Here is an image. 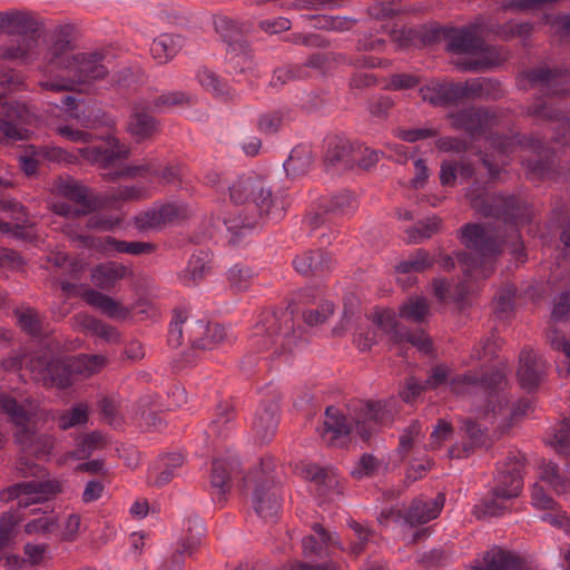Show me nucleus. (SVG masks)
Returning <instances> with one entry per match:
<instances>
[{
  "label": "nucleus",
  "mask_w": 570,
  "mask_h": 570,
  "mask_svg": "<svg viewBox=\"0 0 570 570\" xmlns=\"http://www.w3.org/2000/svg\"><path fill=\"white\" fill-rule=\"evenodd\" d=\"M525 456L520 451H510L498 463L493 493L503 499L518 498L523 489V470Z\"/></svg>",
  "instance_id": "12"
},
{
  "label": "nucleus",
  "mask_w": 570,
  "mask_h": 570,
  "mask_svg": "<svg viewBox=\"0 0 570 570\" xmlns=\"http://www.w3.org/2000/svg\"><path fill=\"white\" fill-rule=\"evenodd\" d=\"M466 198L481 216L495 218L505 224L518 225L525 219L527 207L514 195L488 193L485 184L474 180L468 188Z\"/></svg>",
  "instance_id": "10"
},
{
  "label": "nucleus",
  "mask_w": 570,
  "mask_h": 570,
  "mask_svg": "<svg viewBox=\"0 0 570 570\" xmlns=\"http://www.w3.org/2000/svg\"><path fill=\"white\" fill-rule=\"evenodd\" d=\"M205 531V525L198 515L186 518L183 523L180 540L173 554H179L181 559L184 554L191 556L199 547Z\"/></svg>",
  "instance_id": "30"
},
{
  "label": "nucleus",
  "mask_w": 570,
  "mask_h": 570,
  "mask_svg": "<svg viewBox=\"0 0 570 570\" xmlns=\"http://www.w3.org/2000/svg\"><path fill=\"white\" fill-rule=\"evenodd\" d=\"M383 419L381 402L360 401L353 409L352 421H348L337 407L327 406L321 435L325 443L333 446L342 445L353 430L363 441H367Z\"/></svg>",
  "instance_id": "4"
},
{
  "label": "nucleus",
  "mask_w": 570,
  "mask_h": 570,
  "mask_svg": "<svg viewBox=\"0 0 570 570\" xmlns=\"http://www.w3.org/2000/svg\"><path fill=\"white\" fill-rule=\"evenodd\" d=\"M442 226V220L438 216H431L417 222L413 227L406 229L407 243L420 244L436 234Z\"/></svg>",
  "instance_id": "47"
},
{
  "label": "nucleus",
  "mask_w": 570,
  "mask_h": 570,
  "mask_svg": "<svg viewBox=\"0 0 570 570\" xmlns=\"http://www.w3.org/2000/svg\"><path fill=\"white\" fill-rule=\"evenodd\" d=\"M291 110L287 107L263 112L257 118V130L263 135H274L281 130L286 121L291 119Z\"/></svg>",
  "instance_id": "42"
},
{
  "label": "nucleus",
  "mask_w": 570,
  "mask_h": 570,
  "mask_svg": "<svg viewBox=\"0 0 570 570\" xmlns=\"http://www.w3.org/2000/svg\"><path fill=\"white\" fill-rule=\"evenodd\" d=\"M210 268V257L205 250L194 253L187 266L178 274L181 284L193 287L199 284Z\"/></svg>",
  "instance_id": "32"
},
{
  "label": "nucleus",
  "mask_w": 570,
  "mask_h": 570,
  "mask_svg": "<svg viewBox=\"0 0 570 570\" xmlns=\"http://www.w3.org/2000/svg\"><path fill=\"white\" fill-rule=\"evenodd\" d=\"M551 318L554 322L570 320V291L562 292L553 298Z\"/></svg>",
  "instance_id": "64"
},
{
  "label": "nucleus",
  "mask_w": 570,
  "mask_h": 570,
  "mask_svg": "<svg viewBox=\"0 0 570 570\" xmlns=\"http://www.w3.org/2000/svg\"><path fill=\"white\" fill-rule=\"evenodd\" d=\"M520 144L533 153L532 156L523 158L521 161L529 174L544 177L553 170V154L543 140L534 136H528L523 137Z\"/></svg>",
  "instance_id": "20"
},
{
  "label": "nucleus",
  "mask_w": 570,
  "mask_h": 570,
  "mask_svg": "<svg viewBox=\"0 0 570 570\" xmlns=\"http://www.w3.org/2000/svg\"><path fill=\"white\" fill-rule=\"evenodd\" d=\"M0 409L10 416L14 425H23L27 421H30L27 410L10 395H0Z\"/></svg>",
  "instance_id": "55"
},
{
  "label": "nucleus",
  "mask_w": 570,
  "mask_h": 570,
  "mask_svg": "<svg viewBox=\"0 0 570 570\" xmlns=\"http://www.w3.org/2000/svg\"><path fill=\"white\" fill-rule=\"evenodd\" d=\"M128 129L137 139L150 137L157 130V121L148 112L135 108L130 117Z\"/></svg>",
  "instance_id": "46"
},
{
  "label": "nucleus",
  "mask_w": 570,
  "mask_h": 570,
  "mask_svg": "<svg viewBox=\"0 0 570 570\" xmlns=\"http://www.w3.org/2000/svg\"><path fill=\"white\" fill-rule=\"evenodd\" d=\"M161 215L157 205L146 212H141L134 217V226L139 232L157 230L164 227Z\"/></svg>",
  "instance_id": "57"
},
{
  "label": "nucleus",
  "mask_w": 570,
  "mask_h": 570,
  "mask_svg": "<svg viewBox=\"0 0 570 570\" xmlns=\"http://www.w3.org/2000/svg\"><path fill=\"white\" fill-rule=\"evenodd\" d=\"M197 79L206 90L213 92L215 96L225 100L233 99V94L228 85L214 71L207 68L199 69L197 72Z\"/></svg>",
  "instance_id": "49"
},
{
  "label": "nucleus",
  "mask_w": 570,
  "mask_h": 570,
  "mask_svg": "<svg viewBox=\"0 0 570 570\" xmlns=\"http://www.w3.org/2000/svg\"><path fill=\"white\" fill-rule=\"evenodd\" d=\"M0 114L20 125H29L36 117L35 112L24 102L18 100L7 101Z\"/></svg>",
  "instance_id": "51"
},
{
  "label": "nucleus",
  "mask_w": 570,
  "mask_h": 570,
  "mask_svg": "<svg viewBox=\"0 0 570 570\" xmlns=\"http://www.w3.org/2000/svg\"><path fill=\"white\" fill-rule=\"evenodd\" d=\"M60 492V484L56 481H27L16 483L0 492V500L9 502L18 500L19 508H28L48 500L49 497Z\"/></svg>",
  "instance_id": "13"
},
{
  "label": "nucleus",
  "mask_w": 570,
  "mask_h": 570,
  "mask_svg": "<svg viewBox=\"0 0 570 570\" xmlns=\"http://www.w3.org/2000/svg\"><path fill=\"white\" fill-rule=\"evenodd\" d=\"M215 30L227 45V49H233L237 46H245L247 42L243 37V24L228 17H219L215 20Z\"/></svg>",
  "instance_id": "38"
},
{
  "label": "nucleus",
  "mask_w": 570,
  "mask_h": 570,
  "mask_svg": "<svg viewBox=\"0 0 570 570\" xmlns=\"http://www.w3.org/2000/svg\"><path fill=\"white\" fill-rule=\"evenodd\" d=\"M72 239L79 240L80 244L89 249H96L105 255L111 253L141 255L155 250L153 243L146 242H126L119 240L111 236L95 237L89 235L75 234L70 235Z\"/></svg>",
  "instance_id": "15"
},
{
  "label": "nucleus",
  "mask_w": 570,
  "mask_h": 570,
  "mask_svg": "<svg viewBox=\"0 0 570 570\" xmlns=\"http://www.w3.org/2000/svg\"><path fill=\"white\" fill-rule=\"evenodd\" d=\"M106 53L101 50L72 53L62 69L66 77L39 81L42 90L60 92L73 90L76 85H91L105 79L109 73Z\"/></svg>",
  "instance_id": "8"
},
{
  "label": "nucleus",
  "mask_w": 570,
  "mask_h": 570,
  "mask_svg": "<svg viewBox=\"0 0 570 570\" xmlns=\"http://www.w3.org/2000/svg\"><path fill=\"white\" fill-rule=\"evenodd\" d=\"M295 340L292 312L287 309L266 311L259 315V320L253 328L250 345L257 351H264L281 341L282 347L289 350Z\"/></svg>",
  "instance_id": "11"
},
{
  "label": "nucleus",
  "mask_w": 570,
  "mask_h": 570,
  "mask_svg": "<svg viewBox=\"0 0 570 570\" xmlns=\"http://www.w3.org/2000/svg\"><path fill=\"white\" fill-rule=\"evenodd\" d=\"M88 421L87 406L77 404L58 416V426L60 430H68L73 426L86 424Z\"/></svg>",
  "instance_id": "56"
},
{
  "label": "nucleus",
  "mask_w": 570,
  "mask_h": 570,
  "mask_svg": "<svg viewBox=\"0 0 570 570\" xmlns=\"http://www.w3.org/2000/svg\"><path fill=\"white\" fill-rule=\"evenodd\" d=\"M312 163L311 149L307 146H296L284 161V169L288 175H302L308 170Z\"/></svg>",
  "instance_id": "48"
},
{
  "label": "nucleus",
  "mask_w": 570,
  "mask_h": 570,
  "mask_svg": "<svg viewBox=\"0 0 570 570\" xmlns=\"http://www.w3.org/2000/svg\"><path fill=\"white\" fill-rule=\"evenodd\" d=\"M106 364V358L98 354H81L76 357H60L50 352L31 356L27 368L32 379L46 387L67 389L75 374L88 377Z\"/></svg>",
  "instance_id": "2"
},
{
  "label": "nucleus",
  "mask_w": 570,
  "mask_h": 570,
  "mask_svg": "<svg viewBox=\"0 0 570 570\" xmlns=\"http://www.w3.org/2000/svg\"><path fill=\"white\" fill-rule=\"evenodd\" d=\"M547 343L554 351L562 352L569 361L570 370V341L554 326H550L546 334Z\"/></svg>",
  "instance_id": "63"
},
{
  "label": "nucleus",
  "mask_w": 570,
  "mask_h": 570,
  "mask_svg": "<svg viewBox=\"0 0 570 570\" xmlns=\"http://www.w3.org/2000/svg\"><path fill=\"white\" fill-rule=\"evenodd\" d=\"M461 99L498 100L503 97L501 82L493 78H476L460 82Z\"/></svg>",
  "instance_id": "28"
},
{
  "label": "nucleus",
  "mask_w": 570,
  "mask_h": 570,
  "mask_svg": "<svg viewBox=\"0 0 570 570\" xmlns=\"http://www.w3.org/2000/svg\"><path fill=\"white\" fill-rule=\"evenodd\" d=\"M227 189L232 203L254 204L258 217L274 223L285 216L289 205L286 198L273 193L272 185L265 176L255 173L239 176L227 186Z\"/></svg>",
  "instance_id": "7"
},
{
  "label": "nucleus",
  "mask_w": 570,
  "mask_h": 570,
  "mask_svg": "<svg viewBox=\"0 0 570 570\" xmlns=\"http://www.w3.org/2000/svg\"><path fill=\"white\" fill-rule=\"evenodd\" d=\"M422 99L433 106H446L461 99L460 82H432L421 88Z\"/></svg>",
  "instance_id": "29"
},
{
  "label": "nucleus",
  "mask_w": 570,
  "mask_h": 570,
  "mask_svg": "<svg viewBox=\"0 0 570 570\" xmlns=\"http://www.w3.org/2000/svg\"><path fill=\"white\" fill-rule=\"evenodd\" d=\"M59 527L58 517L55 514L42 513L41 515L30 520L24 525L27 534H49Z\"/></svg>",
  "instance_id": "54"
},
{
  "label": "nucleus",
  "mask_w": 570,
  "mask_h": 570,
  "mask_svg": "<svg viewBox=\"0 0 570 570\" xmlns=\"http://www.w3.org/2000/svg\"><path fill=\"white\" fill-rule=\"evenodd\" d=\"M78 151L83 159L104 169L109 168L116 160L126 159L129 156V150L112 135H107L98 144L79 148Z\"/></svg>",
  "instance_id": "16"
},
{
  "label": "nucleus",
  "mask_w": 570,
  "mask_h": 570,
  "mask_svg": "<svg viewBox=\"0 0 570 570\" xmlns=\"http://www.w3.org/2000/svg\"><path fill=\"white\" fill-rule=\"evenodd\" d=\"M507 377L500 370L485 373L469 371L458 374L450 381L451 390L459 395L481 392L484 396V410L501 413L508 407L509 396L505 392Z\"/></svg>",
  "instance_id": "9"
},
{
  "label": "nucleus",
  "mask_w": 570,
  "mask_h": 570,
  "mask_svg": "<svg viewBox=\"0 0 570 570\" xmlns=\"http://www.w3.org/2000/svg\"><path fill=\"white\" fill-rule=\"evenodd\" d=\"M184 464V456L179 453H169L161 456L149 471L148 480L156 487L169 483L176 474V470Z\"/></svg>",
  "instance_id": "35"
},
{
  "label": "nucleus",
  "mask_w": 570,
  "mask_h": 570,
  "mask_svg": "<svg viewBox=\"0 0 570 570\" xmlns=\"http://www.w3.org/2000/svg\"><path fill=\"white\" fill-rule=\"evenodd\" d=\"M240 462L236 456L217 458L212 463L209 475L213 495L217 497L218 502L225 500V495L232 489V475L238 471Z\"/></svg>",
  "instance_id": "24"
},
{
  "label": "nucleus",
  "mask_w": 570,
  "mask_h": 570,
  "mask_svg": "<svg viewBox=\"0 0 570 570\" xmlns=\"http://www.w3.org/2000/svg\"><path fill=\"white\" fill-rule=\"evenodd\" d=\"M254 277L253 269L244 264H235L227 271V281L237 292L246 291Z\"/></svg>",
  "instance_id": "53"
},
{
  "label": "nucleus",
  "mask_w": 570,
  "mask_h": 570,
  "mask_svg": "<svg viewBox=\"0 0 570 570\" xmlns=\"http://www.w3.org/2000/svg\"><path fill=\"white\" fill-rule=\"evenodd\" d=\"M157 208L161 215L160 219L164 226L173 224L176 220L187 216V207L179 203L157 204Z\"/></svg>",
  "instance_id": "61"
},
{
  "label": "nucleus",
  "mask_w": 570,
  "mask_h": 570,
  "mask_svg": "<svg viewBox=\"0 0 570 570\" xmlns=\"http://www.w3.org/2000/svg\"><path fill=\"white\" fill-rule=\"evenodd\" d=\"M104 445V435L100 432L94 431L82 438L78 442L73 455L77 459H86L92 454V452Z\"/></svg>",
  "instance_id": "59"
},
{
  "label": "nucleus",
  "mask_w": 570,
  "mask_h": 570,
  "mask_svg": "<svg viewBox=\"0 0 570 570\" xmlns=\"http://www.w3.org/2000/svg\"><path fill=\"white\" fill-rule=\"evenodd\" d=\"M485 24L481 18L475 19L469 24L462 27H443L435 30V37L446 42L449 52L456 55H476L482 57L465 63V70L478 71L495 67L500 63V56L495 48L488 46L482 33Z\"/></svg>",
  "instance_id": "5"
},
{
  "label": "nucleus",
  "mask_w": 570,
  "mask_h": 570,
  "mask_svg": "<svg viewBox=\"0 0 570 570\" xmlns=\"http://www.w3.org/2000/svg\"><path fill=\"white\" fill-rule=\"evenodd\" d=\"M373 326L360 325L354 334V344L361 352L370 351L379 342L377 330L386 334L395 345L409 343L419 351L428 354L432 351V340L423 330L410 331L396 320L390 309L376 311L372 317Z\"/></svg>",
  "instance_id": "6"
},
{
  "label": "nucleus",
  "mask_w": 570,
  "mask_h": 570,
  "mask_svg": "<svg viewBox=\"0 0 570 570\" xmlns=\"http://www.w3.org/2000/svg\"><path fill=\"white\" fill-rule=\"evenodd\" d=\"M61 107L66 109L69 117L76 119L82 127L92 128L96 126V119L90 115H86L83 111H79L76 97L65 96L61 99Z\"/></svg>",
  "instance_id": "60"
},
{
  "label": "nucleus",
  "mask_w": 570,
  "mask_h": 570,
  "mask_svg": "<svg viewBox=\"0 0 570 570\" xmlns=\"http://www.w3.org/2000/svg\"><path fill=\"white\" fill-rule=\"evenodd\" d=\"M430 314V304L424 296H411L399 307V316L407 322L422 324Z\"/></svg>",
  "instance_id": "39"
},
{
  "label": "nucleus",
  "mask_w": 570,
  "mask_h": 570,
  "mask_svg": "<svg viewBox=\"0 0 570 570\" xmlns=\"http://www.w3.org/2000/svg\"><path fill=\"white\" fill-rule=\"evenodd\" d=\"M458 239L468 250H460L455 258L466 277L484 278L489 275L488 264L502 253L503 239L490 234L478 223L464 224L458 230Z\"/></svg>",
  "instance_id": "3"
},
{
  "label": "nucleus",
  "mask_w": 570,
  "mask_h": 570,
  "mask_svg": "<svg viewBox=\"0 0 570 570\" xmlns=\"http://www.w3.org/2000/svg\"><path fill=\"white\" fill-rule=\"evenodd\" d=\"M58 193L63 198L73 202L81 208L87 206L92 207V212L96 209V203L89 197L88 188L73 179H67L58 185Z\"/></svg>",
  "instance_id": "40"
},
{
  "label": "nucleus",
  "mask_w": 570,
  "mask_h": 570,
  "mask_svg": "<svg viewBox=\"0 0 570 570\" xmlns=\"http://www.w3.org/2000/svg\"><path fill=\"white\" fill-rule=\"evenodd\" d=\"M295 271L304 276H323L334 267L332 256L321 249L307 250L293 261Z\"/></svg>",
  "instance_id": "25"
},
{
  "label": "nucleus",
  "mask_w": 570,
  "mask_h": 570,
  "mask_svg": "<svg viewBox=\"0 0 570 570\" xmlns=\"http://www.w3.org/2000/svg\"><path fill=\"white\" fill-rule=\"evenodd\" d=\"M128 274V268L117 262H106L98 264L91 272V281L100 289L108 291L112 288L116 283L125 278Z\"/></svg>",
  "instance_id": "34"
},
{
  "label": "nucleus",
  "mask_w": 570,
  "mask_h": 570,
  "mask_svg": "<svg viewBox=\"0 0 570 570\" xmlns=\"http://www.w3.org/2000/svg\"><path fill=\"white\" fill-rule=\"evenodd\" d=\"M73 27L70 24L59 26L51 36V43L45 55L46 65L43 71L52 73L55 70H62L69 62V52L73 49L71 36Z\"/></svg>",
  "instance_id": "17"
},
{
  "label": "nucleus",
  "mask_w": 570,
  "mask_h": 570,
  "mask_svg": "<svg viewBox=\"0 0 570 570\" xmlns=\"http://www.w3.org/2000/svg\"><path fill=\"white\" fill-rule=\"evenodd\" d=\"M461 442H456L449 449L451 458L461 459L469 456L476 449H481L488 444V429L472 419H462L460 421Z\"/></svg>",
  "instance_id": "18"
},
{
  "label": "nucleus",
  "mask_w": 570,
  "mask_h": 570,
  "mask_svg": "<svg viewBox=\"0 0 570 570\" xmlns=\"http://www.w3.org/2000/svg\"><path fill=\"white\" fill-rule=\"evenodd\" d=\"M433 258L429 253L423 249H416L415 253L410 255L405 261L400 262L395 269L400 274H409L412 272H423L433 265Z\"/></svg>",
  "instance_id": "50"
},
{
  "label": "nucleus",
  "mask_w": 570,
  "mask_h": 570,
  "mask_svg": "<svg viewBox=\"0 0 570 570\" xmlns=\"http://www.w3.org/2000/svg\"><path fill=\"white\" fill-rule=\"evenodd\" d=\"M188 342L195 350H213L229 340L227 331L219 324H210L204 320L187 324Z\"/></svg>",
  "instance_id": "19"
},
{
  "label": "nucleus",
  "mask_w": 570,
  "mask_h": 570,
  "mask_svg": "<svg viewBox=\"0 0 570 570\" xmlns=\"http://www.w3.org/2000/svg\"><path fill=\"white\" fill-rule=\"evenodd\" d=\"M444 505V495L438 494L433 500L414 499L404 515L410 527L428 523L439 517Z\"/></svg>",
  "instance_id": "27"
},
{
  "label": "nucleus",
  "mask_w": 570,
  "mask_h": 570,
  "mask_svg": "<svg viewBox=\"0 0 570 570\" xmlns=\"http://www.w3.org/2000/svg\"><path fill=\"white\" fill-rule=\"evenodd\" d=\"M313 530L317 534L303 538L302 546L305 556H322L323 547L337 544L334 537L320 523L313 524Z\"/></svg>",
  "instance_id": "43"
},
{
  "label": "nucleus",
  "mask_w": 570,
  "mask_h": 570,
  "mask_svg": "<svg viewBox=\"0 0 570 570\" xmlns=\"http://www.w3.org/2000/svg\"><path fill=\"white\" fill-rule=\"evenodd\" d=\"M304 479L314 482L317 485L334 487L337 480L334 475H330L328 471L316 464H307L301 471Z\"/></svg>",
  "instance_id": "58"
},
{
  "label": "nucleus",
  "mask_w": 570,
  "mask_h": 570,
  "mask_svg": "<svg viewBox=\"0 0 570 570\" xmlns=\"http://www.w3.org/2000/svg\"><path fill=\"white\" fill-rule=\"evenodd\" d=\"M144 174L159 176L167 183H173L178 177V170L175 167H166L163 170H158L150 164H144L139 166H127L119 170L107 171L102 174L106 181H114L120 177H137Z\"/></svg>",
  "instance_id": "31"
},
{
  "label": "nucleus",
  "mask_w": 570,
  "mask_h": 570,
  "mask_svg": "<svg viewBox=\"0 0 570 570\" xmlns=\"http://www.w3.org/2000/svg\"><path fill=\"white\" fill-rule=\"evenodd\" d=\"M524 78L531 88L537 89L538 97L527 107V114L541 121H557L553 140L562 146H570V117H563L553 97L566 94L568 76L558 69L537 67L524 71Z\"/></svg>",
  "instance_id": "1"
},
{
  "label": "nucleus",
  "mask_w": 570,
  "mask_h": 570,
  "mask_svg": "<svg viewBox=\"0 0 570 570\" xmlns=\"http://www.w3.org/2000/svg\"><path fill=\"white\" fill-rule=\"evenodd\" d=\"M227 50V63L230 72L245 73L253 69L254 58L248 42Z\"/></svg>",
  "instance_id": "45"
},
{
  "label": "nucleus",
  "mask_w": 570,
  "mask_h": 570,
  "mask_svg": "<svg viewBox=\"0 0 570 570\" xmlns=\"http://www.w3.org/2000/svg\"><path fill=\"white\" fill-rule=\"evenodd\" d=\"M252 502L259 518L273 521L278 515L282 507L279 489L274 482L266 480L256 485Z\"/></svg>",
  "instance_id": "22"
},
{
  "label": "nucleus",
  "mask_w": 570,
  "mask_h": 570,
  "mask_svg": "<svg viewBox=\"0 0 570 570\" xmlns=\"http://www.w3.org/2000/svg\"><path fill=\"white\" fill-rule=\"evenodd\" d=\"M185 101L186 95L184 92L173 91L156 97L148 104L147 108L153 111H160L173 106L183 105Z\"/></svg>",
  "instance_id": "62"
},
{
  "label": "nucleus",
  "mask_w": 570,
  "mask_h": 570,
  "mask_svg": "<svg viewBox=\"0 0 570 570\" xmlns=\"http://www.w3.org/2000/svg\"><path fill=\"white\" fill-rule=\"evenodd\" d=\"M321 207L325 213H331L334 215H348L356 209L357 204L356 199L350 191L343 190L334 194L330 198H324L322 200Z\"/></svg>",
  "instance_id": "44"
},
{
  "label": "nucleus",
  "mask_w": 570,
  "mask_h": 570,
  "mask_svg": "<svg viewBox=\"0 0 570 570\" xmlns=\"http://www.w3.org/2000/svg\"><path fill=\"white\" fill-rule=\"evenodd\" d=\"M357 142H351L348 139L334 136L327 140V149L324 156L326 168L348 169L355 166L356 153L360 147Z\"/></svg>",
  "instance_id": "23"
},
{
  "label": "nucleus",
  "mask_w": 570,
  "mask_h": 570,
  "mask_svg": "<svg viewBox=\"0 0 570 570\" xmlns=\"http://www.w3.org/2000/svg\"><path fill=\"white\" fill-rule=\"evenodd\" d=\"M546 361L535 352L528 348L521 351L517 376L523 390L535 391L546 375Z\"/></svg>",
  "instance_id": "21"
},
{
  "label": "nucleus",
  "mask_w": 570,
  "mask_h": 570,
  "mask_svg": "<svg viewBox=\"0 0 570 570\" xmlns=\"http://www.w3.org/2000/svg\"><path fill=\"white\" fill-rule=\"evenodd\" d=\"M495 112L484 107H466L449 115L451 125L472 139L483 136L495 122Z\"/></svg>",
  "instance_id": "14"
},
{
  "label": "nucleus",
  "mask_w": 570,
  "mask_h": 570,
  "mask_svg": "<svg viewBox=\"0 0 570 570\" xmlns=\"http://www.w3.org/2000/svg\"><path fill=\"white\" fill-rule=\"evenodd\" d=\"M234 412L228 405H218L216 410V417L209 424V431L217 436L225 438L233 429Z\"/></svg>",
  "instance_id": "52"
},
{
  "label": "nucleus",
  "mask_w": 570,
  "mask_h": 570,
  "mask_svg": "<svg viewBox=\"0 0 570 570\" xmlns=\"http://www.w3.org/2000/svg\"><path fill=\"white\" fill-rule=\"evenodd\" d=\"M82 297L89 305L100 309L109 317H125L127 315V309L119 302L96 289H86Z\"/></svg>",
  "instance_id": "37"
},
{
  "label": "nucleus",
  "mask_w": 570,
  "mask_h": 570,
  "mask_svg": "<svg viewBox=\"0 0 570 570\" xmlns=\"http://www.w3.org/2000/svg\"><path fill=\"white\" fill-rule=\"evenodd\" d=\"M184 46V39L174 33H161L150 45V55L153 59L165 65L170 61Z\"/></svg>",
  "instance_id": "33"
},
{
  "label": "nucleus",
  "mask_w": 570,
  "mask_h": 570,
  "mask_svg": "<svg viewBox=\"0 0 570 570\" xmlns=\"http://www.w3.org/2000/svg\"><path fill=\"white\" fill-rule=\"evenodd\" d=\"M566 468L567 475H562L559 465L554 462L549 461L541 466V480L547 482L558 494L570 490V463L566 464Z\"/></svg>",
  "instance_id": "41"
},
{
  "label": "nucleus",
  "mask_w": 570,
  "mask_h": 570,
  "mask_svg": "<svg viewBox=\"0 0 570 570\" xmlns=\"http://www.w3.org/2000/svg\"><path fill=\"white\" fill-rule=\"evenodd\" d=\"M258 222L256 216H243L240 213L229 214L224 218V225L229 234V243L238 245L247 236Z\"/></svg>",
  "instance_id": "36"
},
{
  "label": "nucleus",
  "mask_w": 570,
  "mask_h": 570,
  "mask_svg": "<svg viewBox=\"0 0 570 570\" xmlns=\"http://www.w3.org/2000/svg\"><path fill=\"white\" fill-rule=\"evenodd\" d=\"M278 425V404L269 400L257 409L253 420V431L261 442H268L275 435Z\"/></svg>",
  "instance_id": "26"
}]
</instances>
